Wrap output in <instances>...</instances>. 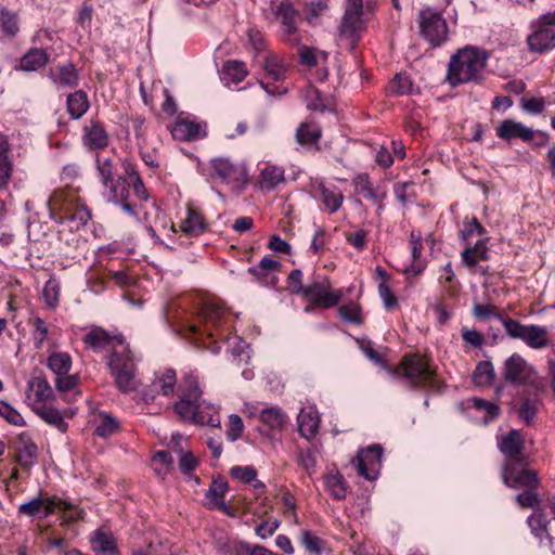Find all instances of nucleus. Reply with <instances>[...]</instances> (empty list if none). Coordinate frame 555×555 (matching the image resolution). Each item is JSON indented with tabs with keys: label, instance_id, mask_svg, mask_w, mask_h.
I'll use <instances>...</instances> for the list:
<instances>
[{
	"label": "nucleus",
	"instance_id": "nucleus-19",
	"mask_svg": "<svg viewBox=\"0 0 555 555\" xmlns=\"http://www.w3.org/2000/svg\"><path fill=\"white\" fill-rule=\"evenodd\" d=\"M302 296L308 298L313 305L331 308L338 304L341 292L332 291L327 282H315L306 287Z\"/></svg>",
	"mask_w": 555,
	"mask_h": 555
},
{
	"label": "nucleus",
	"instance_id": "nucleus-45",
	"mask_svg": "<svg viewBox=\"0 0 555 555\" xmlns=\"http://www.w3.org/2000/svg\"><path fill=\"white\" fill-rule=\"evenodd\" d=\"M48 367L56 375H66L72 369V357L67 352H53L47 359Z\"/></svg>",
	"mask_w": 555,
	"mask_h": 555
},
{
	"label": "nucleus",
	"instance_id": "nucleus-51",
	"mask_svg": "<svg viewBox=\"0 0 555 555\" xmlns=\"http://www.w3.org/2000/svg\"><path fill=\"white\" fill-rule=\"evenodd\" d=\"M300 541L305 548L312 555H321L324 548V542L310 530H304Z\"/></svg>",
	"mask_w": 555,
	"mask_h": 555
},
{
	"label": "nucleus",
	"instance_id": "nucleus-21",
	"mask_svg": "<svg viewBox=\"0 0 555 555\" xmlns=\"http://www.w3.org/2000/svg\"><path fill=\"white\" fill-rule=\"evenodd\" d=\"M228 490L229 483L225 479H214L205 493V505L210 509H219L230 515V508L224 502V495Z\"/></svg>",
	"mask_w": 555,
	"mask_h": 555
},
{
	"label": "nucleus",
	"instance_id": "nucleus-4",
	"mask_svg": "<svg viewBox=\"0 0 555 555\" xmlns=\"http://www.w3.org/2000/svg\"><path fill=\"white\" fill-rule=\"evenodd\" d=\"M98 170L102 183L106 189H109L113 198L120 203L122 208L135 215V204L131 202V195L139 196V173L137 166L128 159L122 160L125 177H119L114 181L113 162L109 158L103 160L98 159Z\"/></svg>",
	"mask_w": 555,
	"mask_h": 555
},
{
	"label": "nucleus",
	"instance_id": "nucleus-3",
	"mask_svg": "<svg viewBox=\"0 0 555 555\" xmlns=\"http://www.w3.org/2000/svg\"><path fill=\"white\" fill-rule=\"evenodd\" d=\"M202 393L197 376L186 373L179 385L180 399L173 406L176 414L183 422L220 427V408L202 400Z\"/></svg>",
	"mask_w": 555,
	"mask_h": 555
},
{
	"label": "nucleus",
	"instance_id": "nucleus-30",
	"mask_svg": "<svg viewBox=\"0 0 555 555\" xmlns=\"http://www.w3.org/2000/svg\"><path fill=\"white\" fill-rule=\"evenodd\" d=\"M31 411L38 415L42 421H44L50 426L55 427L61 433H66L68 428V424L64 421V416L62 413L55 409L54 406L42 403V404H29Z\"/></svg>",
	"mask_w": 555,
	"mask_h": 555
},
{
	"label": "nucleus",
	"instance_id": "nucleus-9",
	"mask_svg": "<svg viewBox=\"0 0 555 555\" xmlns=\"http://www.w3.org/2000/svg\"><path fill=\"white\" fill-rule=\"evenodd\" d=\"M501 320L507 335L512 338L520 339L529 348L540 350L552 347L555 349V344H552L545 326L538 324H522L513 319Z\"/></svg>",
	"mask_w": 555,
	"mask_h": 555
},
{
	"label": "nucleus",
	"instance_id": "nucleus-7",
	"mask_svg": "<svg viewBox=\"0 0 555 555\" xmlns=\"http://www.w3.org/2000/svg\"><path fill=\"white\" fill-rule=\"evenodd\" d=\"M402 372L403 376L414 387L426 388L431 392H439L442 388L436 367L418 354L404 358Z\"/></svg>",
	"mask_w": 555,
	"mask_h": 555
},
{
	"label": "nucleus",
	"instance_id": "nucleus-48",
	"mask_svg": "<svg viewBox=\"0 0 555 555\" xmlns=\"http://www.w3.org/2000/svg\"><path fill=\"white\" fill-rule=\"evenodd\" d=\"M0 27L8 37H15L20 31L18 16L15 12L8 10L5 7L0 8Z\"/></svg>",
	"mask_w": 555,
	"mask_h": 555
},
{
	"label": "nucleus",
	"instance_id": "nucleus-64",
	"mask_svg": "<svg viewBox=\"0 0 555 555\" xmlns=\"http://www.w3.org/2000/svg\"><path fill=\"white\" fill-rule=\"evenodd\" d=\"M298 462L308 474H312L317 464V452L313 450L300 451Z\"/></svg>",
	"mask_w": 555,
	"mask_h": 555
},
{
	"label": "nucleus",
	"instance_id": "nucleus-59",
	"mask_svg": "<svg viewBox=\"0 0 555 555\" xmlns=\"http://www.w3.org/2000/svg\"><path fill=\"white\" fill-rule=\"evenodd\" d=\"M339 315L353 324H361L363 322L361 308L354 302L341 306L339 308Z\"/></svg>",
	"mask_w": 555,
	"mask_h": 555
},
{
	"label": "nucleus",
	"instance_id": "nucleus-15",
	"mask_svg": "<svg viewBox=\"0 0 555 555\" xmlns=\"http://www.w3.org/2000/svg\"><path fill=\"white\" fill-rule=\"evenodd\" d=\"M73 506L70 503L57 496L35 498L29 502L23 503L18 506V513L29 517H48L56 511H68Z\"/></svg>",
	"mask_w": 555,
	"mask_h": 555
},
{
	"label": "nucleus",
	"instance_id": "nucleus-53",
	"mask_svg": "<svg viewBox=\"0 0 555 555\" xmlns=\"http://www.w3.org/2000/svg\"><path fill=\"white\" fill-rule=\"evenodd\" d=\"M476 385L485 387L491 384L493 379V367L490 362H480L473 375Z\"/></svg>",
	"mask_w": 555,
	"mask_h": 555
},
{
	"label": "nucleus",
	"instance_id": "nucleus-54",
	"mask_svg": "<svg viewBox=\"0 0 555 555\" xmlns=\"http://www.w3.org/2000/svg\"><path fill=\"white\" fill-rule=\"evenodd\" d=\"M0 416L14 426H26L22 414L7 401L0 400Z\"/></svg>",
	"mask_w": 555,
	"mask_h": 555
},
{
	"label": "nucleus",
	"instance_id": "nucleus-36",
	"mask_svg": "<svg viewBox=\"0 0 555 555\" xmlns=\"http://www.w3.org/2000/svg\"><path fill=\"white\" fill-rule=\"evenodd\" d=\"M49 62V54L44 49L31 48L20 60L18 68L24 72L38 70Z\"/></svg>",
	"mask_w": 555,
	"mask_h": 555
},
{
	"label": "nucleus",
	"instance_id": "nucleus-63",
	"mask_svg": "<svg viewBox=\"0 0 555 555\" xmlns=\"http://www.w3.org/2000/svg\"><path fill=\"white\" fill-rule=\"evenodd\" d=\"M231 475L243 482H251L256 480L257 472L253 466H234Z\"/></svg>",
	"mask_w": 555,
	"mask_h": 555
},
{
	"label": "nucleus",
	"instance_id": "nucleus-6",
	"mask_svg": "<svg viewBox=\"0 0 555 555\" xmlns=\"http://www.w3.org/2000/svg\"><path fill=\"white\" fill-rule=\"evenodd\" d=\"M489 54L486 50L467 46L453 54L449 62L448 80L452 86L480 81Z\"/></svg>",
	"mask_w": 555,
	"mask_h": 555
},
{
	"label": "nucleus",
	"instance_id": "nucleus-24",
	"mask_svg": "<svg viewBox=\"0 0 555 555\" xmlns=\"http://www.w3.org/2000/svg\"><path fill=\"white\" fill-rule=\"evenodd\" d=\"M495 131L496 135L503 140L520 139L522 141H531L534 137L532 128L513 119L503 120Z\"/></svg>",
	"mask_w": 555,
	"mask_h": 555
},
{
	"label": "nucleus",
	"instance_id": "nucleus-29",
	"mask_svg": "<svg viewBox=\"0 0 555 555\" xmlns=\"http://www.w3.org/2000/svg\"><path fill=\"white\" fill-rule=\"evenodd\" d=\"M82 142L89 150H102L108 145V134L101 122L91 121L85 127Z\"/></svg>",
	"mask_w": 555,
	"mask_h": 555
},
{
	"label": "nucleus",
	"instance_id": "nucleus-62",
	"mask_svg": "<svg viewBox=\"0 0 555 555\" xmlns=\"http://www.w3.org/2000/svg\"><path fill=\"white\" fill-rule=\"evenodd\" d=\"M378 294L387 310H392L397 307V297L391 292L387 281H380L378 283Z\"/></svg>",
	"mask_w": 555,
	"mask_h": 555
},
{
	"label": "nucleus",
	"instance_id": "nucleus-8",
	"mask_svg": "<svg viewBox=\"0 0 555 555\" xmlns=\"http://www.w3.org/2000/svg\"><path fill=\"white\" fill-rule=\"evenodd\" d=\"M502 478L504 483L509 488H528L527 491L519 493L516 496L520 506L533 507L538 504V496L531 490L538 485V478L533 470L528 469L520 464H511L503 467Z\"/></svg>",
	"mask_w": 555,
	"mask_h": 555
},
{
	"label": "nucleus",
	"instance_id": "nucleus-14",
	"mask_svg": "<svg viewBox=\"0 0 555 555\" xmlns=\"http://www.w3.org/2000/svg\"><path fill=\"white\" fill-rule=\"evenodd\" d=\"M504 376L513 384L538 386L534 367L517 353L512 354L505 361Z\"/></svg>",
	"mask_w": 555,
	"mask_h": 555
},
{
	"label": "nucleus",
	"instance_id": "nucleus-13",
	"mask_svg": "<svg viewBox=\"0 0 555 555\" xmlns=\"http://www.w3.org/2000/svg\"><path fill=\"white\" fill-rule=\"evenodd\" d=\"M271 12L282 25V39L291 46H298L300 35L296 26L297 11L289 0L271 2Z\"/></svg>",
	"mask_w": 555,
	"mask_h": 555
},
{
	"label": "nucleus",
	"instance_id": "nucleus-47",
	"mask_svg": "<svg viewBox=\"0 0 555 555\" xmlns=\"http://www.w3.org/2000/svg\"><path fill=\"white\" fill-rule=\"evenodd\" d=\"M279 266V262L272 258H263L259 261V263L249 269V272L257 276V279L263 283L271 282L276 278L273 276V273Z\"/></svg>",
	"mask_w": 555,
	"mask_h": 555
},
{
	"label": "nucleus",
	"instance_id": "nucleus-23",
	"mask_svg": "<svg viewBox=\"0 0 555 555\" xmlns=\"http://www.w3.org/2000/svg\"><path fill=\"white\" fill-rule=\"evenodd\" d=\"M317 197L322 203V209L328 214H334L341 207L344 195L335 185H326L321 182L315 186Z\"/></svg>",
	"mask_w": 555,
	"mask_h": 555
},
{
	"label": "nucleus",
	"instance_id": "nucleus-33",
	"mask_svg": "<svg viewBox=\"0 0 555 555\" xmlns=\"http://www.w3.org/2000/svg\"><path fill=\"white\" fill-rule=\"evenodd\" d=\"M463 405L466 409H474L479 414L475 416L476 420L483 424H488L500 414V408L495 403L476 397L466 399Z\"/></svg>",
	"mask_w": 555,
	"mask_h": 555
},
{
	"label": "nucleus",
	"instance_id": "nucleus-58",
	"mask_svg": "<svg viewBox=\"0 0 555 555\" xmlns=\"http://www.w3.org/2000/svg\"><path fill=\"white\" fill-rule=\"evenodd\" d=\"M486 233V229L479 223L477 218L466 217L463 221V229L461 231V238L463 241L469 240L474 234L482 236Z\"/></svg>",
	"mask_w": 555,
	"mask_h": 555
},
{
	"label": "nucleus",
	"instance_id": "nucleus-25",
	"mask_svg": "<svg viewBox=\"0 0 555 555\" xmlns=\"http://www.w3.org/2000/svg\"><path fill=\"white\" fill-rule=\"evenodd\" d=\"M53 389L43 376H35L27 383L26 398L30 404H42L53 398Z\"/></svg>",
	"mask_w": 555,
	"mask_h": 555
},
{
	"label": "nucleus",
	"instance_id": "nucleus-41",
	"mask_svg": "<svg viewBox=\"0 0 555 555\" xmlns=\"http://www.w3.org/2000/svg\"><path fill=\"white\" fill-rule=\"evenodd\" d=\"M546 522V518L539 511H534L528 518V525L531 528L532 533L540 539V542L544 546L552 548L554 541L548 534Z\"/></svg>",
	"mask_w": 555,
	"mask_h": 555
},
{
	"label": "nucleus",
	"instance_id": "nucleus-26",
	"mask_svg": "<svg viewBox=\"0 0 555 555\" xmlns=\"http://www.w3.org/2000/svg\"><path fill=\"white\" fill-rule=\"evenodd\" d=\"M522 437L519 431L512 430L507 435L503 436L499 440V449L500 451L511 461L506 465L511 464H521L519 461V456L522 450Z\"/></svg>",
	"mask_w": 555,
	"mask_h": 555
},
{
	"label": "nucleus",
	"instance_id": "nucleus-40",
	"mask_svg": "<svg viewBox=\"0 0 555 555\" xmlns=\"http://www.w3.org/2000/svg\"><path fill=\"white\" fill-rule=\"evenodd\" d=\"M248 72L243 62L231 60L228 61L221 72V80L225 86L237 85L243 81Z\"/></svg>",
	"mask_w": 555,
	"mask_h": 555
},
{
	"label": "nucleus",
	"instance_id": "nucleus-60",
	"mask_svg": "<svg viewBox=\"0 0 555 555\" xmlns=\"http://www.w3.org/2000/svg\"><path fill=\"white\" fill-rule=\"evenodd\" d=\"M328 9L326 0H318L309 3L306 8V18L312 24Z\"/></svg>",
	"mask_w": 555,
	"mask_h": 555
},
{
	"label": "nucleus",
	"instance_id": "nucleus-34",
	"mask_svg": "<svg viewBox=\"0 0 555 555\" xmlns=\"http://www.w3.org/2000/svg\"><path fill=\"white\" fill-rule=\"evenodd\" d=\"M141 209H144V228L152 240L156 237V223L159 219V210L155 202L150 199L145 189L141 184Z\"/></svg>",
	"mask_w": 555,
	"mask_h": 555
},
{
	"label": "nucleus",
	"instance_id": "nucleus-57",
	"mask_svg": "<svg viewBox=\"0 0 555 555\" xmlns=\"http://www.w3.org/2000/svg\"><path fill=\"white\" fill-rule=\"evenodd\" d=\"M244 431V423L237 414L229 415L227 424L225 437L229 441L234 442L238 440Z\"/></svg>",
	"mask_w": 555,
	"mask_h": 555
},
{
	"label": "nucleus",
	"instance_id": "nucleus-52",
	"mask_svg": "<svg viewBox=\"0 0 555 555\" xmlns=\"http://www.w3.org/2000/svg\"><path fill=\"white\" fill-rule=\"evenodd\" d=\"M119 429V424L112 415L103 414L102 421L96 425L94 434L102 438H107L116 434Z\"/></svg>",
	"mask_w": 555,
	"mask_h": 555
},
{
	"label": "nucleus",
	"instance_id": "nucleus-42",
	"mask_svg": "<svg viewBox=\"0 0 555 555\" xmlns=\"http://www.w3.org/2000/svg\"><path fill=\"white\" fill-rule=\"evenodd\" d=\"M180 228L186 235L197 236L205 231L206 223L198 211L189 207L186 217L182 220Z\"/></svg>",
	"mask_w": 555,
	"mask_h": 555
},
{
	"label": "nucleus",
	"instance_id": "nucleus-56",
	"mask_svg": "<svg viewBox=\"0 0 555 555\" xmlns=\"http://www.w3.org/2000/svg\"><path fill=\"white\" fill-rule=\"evenodd\" d=\"M29 322L34 327V331H33L34 345H35L36 349H41L44 340L48 337L49 328H48L46 322L40 317H35Z\"/></svg>",
	"mask_w": 555,
	"mask_h": 555
},
{
	"label": "nucleus",
	"instance_id": "nucleus-35",
	"mask_svg": "<svg viewBox=\"0 0 555 555\" xmlns=\"http://www.w3.org/2000/svg\"><path fill=\"white\" fill-rule=\"evenodd\" d=\"M11 145L7 135L0 133V190H7L13 172V164L9 157Z\"/></svg>",
	"mask_w": 555,
	"mask_h": 555
},
{
	"label": "nucleus",
	"instance_id": "nucleus-28",
	"mask_svg": "<svg viewBox=\"0 0 555 555\" xmlns=\"http://www.w3.org/2000/svg\"><path fill=\"white\" fill-rule=\"evenodd\" d=\"M91 545L96 555H119L115 538L106 528H100L93 532Z\"/></svg>",
	"mask_w": 555,
	"mask_h": 555
},
{
	"label": "nucleus",
	"instance_id": "nucleus-46",
	"mask_svg": "<svg viewBox=\"0 0 555 555\" xmlns=\"http://www.w3.org/2000/svg\"><path fill=\"white\" fill-rule=\"evenodd\" d=\"M259 418L263 424L271 428H280L286 423L287 415L279 406H268L261 409L259 412Z\"/></svg>",
	"mask_w": 555,
	"mask_h": 555
},
{
	"label": "nucleus",
	"instance_id": "nucleus-38",
	"mask_svg": "<svg viewBox=\"0 0 555 555\" xmlns=\"http://www.w3.org/2000/svg\"><path fill=\"white\" fill-rule=\"evenodd\" d=\"M88 94L83 90L69 93L66 99V111L73 119L81 118L89 109Z\"/></svg>",
	"mask_w": 555,
	"mask_h": 555
},
{
	"label": "nucleus",
	"instance_id": "nucleus-5",
	"mask_svg": "<svg viewBox=\"0 0 555 555\" xmlns=\"http://www.w3.org/2000/svg\"><path fill=\"white\" fill-rule=\"evenodd\" d=\"M50 218L59 224H66L70 231H78L91 219L87 204L72 189H57L48 199Z\"/></svg>",
	"mask_w": 555,
	"mask_h": 555
},
{
	"label": "nucleus",
	"instance_id": "nucleus-32",
	"mask_svg": "<svg viewBox=\"0 0 555 555\" xmlns=\"http://www.w3.org/2000/svg\"><path fill=\"white\" fill-rule=\"evenodd\" d=\"M51 79L60 87L75 89L80 81L79 70L72 62H68L57 66L55 72H51Z\"/></svg>",
	"mask_w": 555,
	"mask_h": 555
},
{
	"label": "nucleus",
	"instance_id": "nucleus-37",
	"mask_svg": "<svg viewBox=\"0 0 555 555\" xmlns=\"http://www.w3.org/2000/svg\"><path fill=\"white\" fill-rule=\"evenodd\" d=\"M488 238H482L476 242L474 246L466 247L462 254V262L465 267L474 269L481 260H488L489 248L487 246Z\"/></svg>",
	"mask_w": 555,
	"mask_h": 555
},
{
	"label": "nucleus",
	"instance_id": "nucleus-39",
	"mask_svg": "<svg viewBox=\"0 0 555 555\" xmlns=\"http://www.w3.org/2000/svg\"><path fill=\"white\" fill-rule=\"evenodd\" d=\"M262 68L266 75L275 81L284 80L288 73L287 63L276 54L266 55L262 62Z\"/></svg>",
	"mask_w": 555,
	"mask_h": 555
},
{
	"label": "nucleus",
	"instance_id": "nucleus-31",
	"mask_svg": "<svg viewBox=\"0 0 555 555\" xmlns=\"http://www.w3.org/2000/svg\"><path fill=\"white\" fill-rule=\"evenodd\" d=\"M298 429L300 435L310 439L318 433L320 425V417L314 406H305L300 410L298 417Z\"/></svg>",
	"mask_w": 555,
	"mask_h": 555
},
{
	"label": "nucleus",
	"instance_id": "nucleus-55",
	"mask_svg": "<svg viewBox=\"0 0 555 555\" xmlns=\"http://www.w3.org/2000/svg\"><path fill=\"white\" fill-rule=\"evenodd\" d=\"M388 90L396 95L408 94L412 91V81L405 74H397L389 82Z\"/></svg>",
	"mask_w": 555,
	"mask_h": 555
},
{
	"label": "nucleus",
	"instance_id": "nucleus-16",
	"mask_svg": "<svg viewBox=\"0 0 555 555\" xmlns=\"http://www.w3.org/2000/svg\"><path fill=\"white\" fill-rule=\"evenodd\" d=\"M177 384L176 371L162 369L154 373V378L145 389L142 400L144 402L155 401L158 396L167 397L175 391Z\"/></svg>",
	"mask_w": 555,
	"mask_h": 555
},
{
	"label": "nucleus",
	"instance_id": "nucleus-1",
	"mask_svg": "<svg viewBox=\"0 0 555 555\" xmlns=\"http://www.w3.org/2000/svg\"><path fill=\"white\" fill-rule=\"evenodd\" d=\"M230 312L217 302H207L198 315V324H191L189 333L193 343L212 353L220 350L218 339L224 340L237 363L250 359L249 346L238 336H229Z\"/></svg>",
	"mask_w": 555,
	"mask_h": 555
},
{
	"label": "nucleus",
	"instance_id": "nucleus-49",
	"mask_svg": "<svg viewBox=\"0 0 555 555\" xmlns=\"http://www.w3.org/2000/svg\"><path fill=\"white\" fill-rule=\"evenodd\" d=\"M321 137V129L312 122H304L296 132L297 142L301 145L315 143Z\"/></svg>",
	"mask_w": 555,
	"mask_h": 555
},
{
	"label": "nucleus",
	"instance_id": "nucleus-18",
	"mask_svg": "<svg viewBox=\"0 0 555 555\" xmlns=\"http://www.w3.org/2000/svg\"><path fill=\"white\" fill-rule=\"evenodd\" d=\"M173 139L179 141L199 140L206 135V124L199 122L195 117L180 114L170 128Z\"/></svg>",
	"mask_w": 555,
	"mask_h": 555
},
{
	"label": "nucleus",
	"instance_id": "nucleus-20",
	"mask_svg": "<svg viewBox=\"0 0 555 555\" xmlns=\"http://www.w3.org/2000/svg\"><path fill=\"white\" fill-rule=\"evenodd\" d=\"M356 193L372 202L377 207V215H380L384 209V201L387 196V191L383 186H374L369 179L367 175L361 173L353 179Z\"/></svg>",
	"mask_w": 555,
	"mask_h": 555
},
{
	"label": "nucleus",
	"instance_id": "nucleus-2",
	"mask_svg": "<svg viewBox=\"0 0 555 555\" xmlns=\"http://www.w3.org/2000/svg\"><path fill=\"white\" fill-rule=\"evenodd\" d=\"M82 343L94 352H109L107 366L120 391L129 392L137 389L135 363L121 335L111 334L103 327L96 326L82 337Z\"/></svg>",
	"mask_w": 555,
	"mask_h": 555
},
{
	"label": "nucleus",
	"instance_id": "nucleus-43",
	"mask_svg": "<svg viewBox=\"0 0 555 555\" xmlns=\"http://www.w3.org/2000/svg\"><path fill=\"white\" fill-rule=\"evenodd\" d=\"M326 491L335 499L343 500L347 495V487L344 477L338 472H331L324 477Z\"/></svg>",
	"mask_w": 555,
	"mask_h": 555
},
{
	"label": "nucleus",
	"instance_id": "nucleus-11",
	"mask_svg": "<svg viewBox=\"0 0 555 555\" xmlns=\"http://www.w3.org/2000/svg\"><path fill=\"white\" fill-rule=\"evenodd\" d=\"M209 175L212 180H219L233 191H238L247 181V171L244 165L234 164L229 158L216 157L209 163Z\"/></svg>",
	"mask_w": 555,
	"mask_h": 555
},
{
	"label": "nucleus",
	"instance_id": "nucleus-61",
	"mask_svg": "<svg viewBox=\"0 0 555 555\" xmlns=\"http://www.w3.org/2000/svg\"><path fill=\"white\" fill-rule=\"evenodd\" d=\"M299 57L302 64L312 67L318 64L320 57L325 59L326 54L312 48L302 47L299 49Z\"/></svg>",
	"mask_w": 555,
	"mask_h": 555
},
{
	"label": "nucleus",
	"instance_id": "nucleus-22",
	"mask_svg": "<svg viewBox=\"0 0 555 555\" xmlns=\"http://www.w3.org/2000/svg\"><path fill=\"white\" fill-rule=\"evenodd\" d=\"M529 50L544 53L555 48V29L537 25L535 29L527 38Z\"/></svg>",
	"mask_w": 555,
	"mask_h": 555
},
{
	"label": "nucleus",
	"instance_id": "nucleus-17",
	"mask_svg": "<svg viewBox=\"0 0 555 555\" xmlns=\"http://www.w3.org/2000/svg\"><path fill=\"white\" fill-rule=\"evenodd\" d=\"M383 448L373 444L359 451L356 463L358 474L367 480H374L382 466Z\"/></svg>",
	"mask_w": 555,
	"mask_h": 555
},
{
	"label": "nucleus",
	"instance_id": "nucleus-12",
	"mask_svg": "<svg viewBox=\"0 0 555 555\" xmlns=\"http://www.w3.org/2000/svg\"><path fill=\"white\" fill-rule=\"evenodd\" d=\"M421 36L434 48L442 46L448 40L449 29L442 15L431 9L420 12Z\"/></svg>",
	"mask_w": 555,
	"mask_h": 555
},
{
	"label": "nucleus",
	"instance_id": "nucleus-44",
	"mask_svg": "<svg viewBox=\"0 0 555 555\" xmlns=\"http://www.w3.org/2000/svg\"><path fill=\"white\" fill-rule=\"evenodd\" d=\"M284 182V170L274 165H266L261 170L260 185L266 190H273L280 183Z\"/></svg>",
	"mask_w": 555,
	"mask_h": 555
},
{
	"label": "nucleus",
	"instance_id": "nucleus-50",
	"mask_svg": "<svg viewBox=\"0 0 555 555\" xmlns=\"http://www.w3.org/2000/svg\"><path fill=\"white\" fill-rule=\"evenodd\" d=\"M60 283L56 279H49L43 287L42 297L48 308L54 309L60 302Z\"/></svg>",
	"mask_w": 555,
	"mask_h": 555
},
{
	"label": "nucleus",
	"instance_id": "nucleus-27",
	"mask_svg": "<svg viewBox=\"0 0 555 555\" xmlns=\"http://www.w3.org/2000/svg\"><path fill=\"white\" fill-rule=\"evenodd\" d=\"M18 442L21 447L17 450L15 461L23 468L29 469L35 465L38 457V447L26 433L18 435Z\"/></svg>",
	"mask_w": 555,
	"mask_h": 555
},
{
	"label": "nucleus",
	"instance_id": "nucleus-10",
	"mask_svg": "<svg viewBox=\"0 0 555 555\" xmlns=\"http://www.w3.org/2000/svg\"><path fill=\"white\" fill-rule=\"evenodd\" d=\"M365 29L363 0H346L345 12L339 27V39L354 49Z\"/></svg>",
	"mask_w": 555,
	"mask_h": 555
}]
</instances>
